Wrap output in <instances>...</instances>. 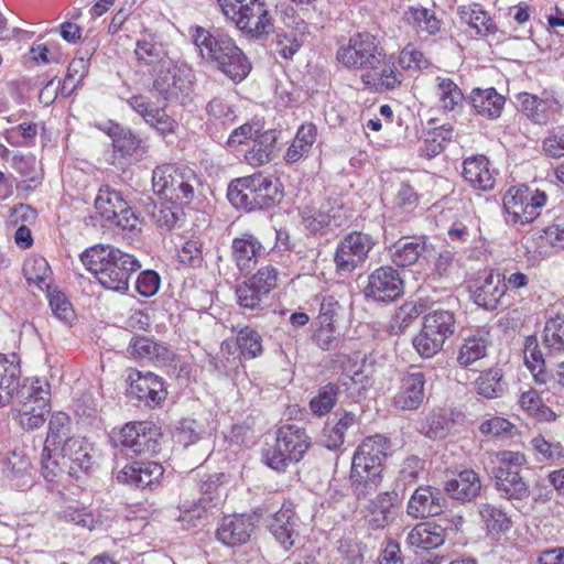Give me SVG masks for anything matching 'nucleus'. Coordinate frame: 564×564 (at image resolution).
Returning a JSON list of instances; mask_svg holds the SVG:
<instances>
[{
    "instance_id": "obj_1",
    "label": "nucleus",
    "mask_w": 564,
    "mask_h": 564,
    "mask_svg": "<svg viewBox=\"0 0 564 564\" xmlns=\"http://www.w3.org/2000/svg\"><path fill=\"white\" fill-rule=\"evenodd\" d=\"M80 261L105 289L115 292H126L131 274L141 268L134 256L110 245H96L86 249L80 254Z\"/></svg>"
},
{
    "instance_id": "obj_2",
    "label": "nucleus",
    "mask_w": 564,
    "mask_h": 564,
    "mask_svg": "<svg viewBox=\"0 0 564 564\" xmlns=\"http://www.w3.org/2000/svg\"><path fill=\"white\" fill-rule=\"evenodd\" d=\"M390 440L381 434L365 437L351 457L349 480L357 498L375 491L382 481L383 463L390 451Z\"/></svg>"
},
{
    "instance_id": "obj_3",
    "label": "nucleus",
    "mask_w": 564,
    "mask_h": 564,
    "mask_svg": "<svg viewBox=\"0 0 564 564\" xmlns=\"http://www.w3.org/2000/svg\"><path fill=\"white\" fill-rule=\"evenodd\" d=\"M312 446L305 427L283 424L275 431L274 445L263 449V463L276 471H284L291 464L301 462Z\"/></svg>"
},
{
    "instance_id": "obj_4",
    "label": "nucleus",
    "mask_w": 564,
    "mask_h": 564,
    "mask_svg": "<svg viewBox=\"0 0 564 564\" xmlns=\"http://www.w3.org/2000/svg\"><path fill=\"white\" fill-rule=\"evenodd\" d=\"M194 43L203 58L217 63L232 80L241 82L247 76L242 51L226 35L210 34L197 28Z\"/></svg>"
},
{
    "instance_id": "obj_5",
    "label": "nucleus",
    "mask_w": 564,
    "mask_h": 564,
    "mask_svg": "<svg viewBox=\"0 0 564 564\" xmlns=\"http://www.w3.org/2000/svg\"><path fill=\"white\" fill-rule=\"evenodd\" d=\"M491 475L496 488L509 500H523L530 496L528 482L521 475L528 465L524 453L503 449L490 455Z\"/></svg>"
},
{
    "instance_id": "obj_6",
    "label": "nucleus",
    "mask_w": 564,
    "mask_h": 564,
    "mask_svg": "<svg viewBox=\"0 0 564 564\" xmlns=\"http://www.w3.org/2000/svg\"><path fill=\"white\" fill-rule=\"evenodd\" d=\"M383 48L379 36L367 31L356 32L338 43L335 59L343 68L361 74L377 62Z\"/></svg>"
},
{
    "instance_id": "obj_7",
    "label": "nucleus",
    "mask_w": 564,
    "mask_h": 564,
    "mask_svg": "<svg viewBox=\"0 0 564 564\" xmlns=\"http://www.w3.org/2000/svg\"><path fill=\"white\" fill-rule=\"evenodd\" d=\"M455 326L456 318L452 311L438 308L425 314L420 332L412 339L415 351L422 358L434 357L453 336Z\"/></svg>"
},
{
    "instance_id": "obj_8",
    "label": "nucleus",
    "mask_w": 564,
    "mask_h": 564,
    "mask_svg": "<svg viewBox=\"0 0 564 564\" xmlns=\"http://www.w3.org/2000/svg\"><path fill=\"white\" fill-rule=\"evenodd\" d=\"M198 180L193 170L166 164L152 173V185L156 194L178 204L188 203L194 197Z\"/></svg>"
},
{
    "instance_id": "obj_9",
    "label": "nucleus",
    "mask_w": 564,
    "mask_h": 564,
    "mask_svg": "<svg viewBox=\"0 0 564 564\" xmlns=\"http://www.w3.org/2000/svg\"><path fill=\"white\" fill-rule=\"evenodd\" d=\"M50 397V384L45 380L34 379L23 388L14 415L22 429L34 430L43 425L51 410Z\"/></svg>"
},
{
    "instance_id": "obj_10",
    "label": "nucleus",
    "mask_w": 564,
    "mask_h": 564,
    "mask_svg": "<svg viewBox=\"0 0 564 564\" xmlns=\"http://www.w3.org/2000/svg\"><path fill=\"white\" fill-rule=\"evenodd\" d=\"M547 195L540 189H531L528 185L511 186L502 198V205L513 224H530L536 219L546 205Z\"/></svg>"
},
{
    "instance_id": "obj_11",
    "label": "nucleus",
    "mask_w": 564,
    "mask_h": 564,
    "mask_svg": "<svg viewBox=\"0 0 564 564\" xmlns=\"http://www.w3.org/2000/svg\"><path fill=\"white\" fill-rule=\"evenodd\" d=\"M376 240L370 234L351 231L337 245L334 253V262L337 272L350 273L361 267L369 258L376 246Z\"/></svg>"
},
{
    "instance_id": "obj_12",
    "label": "nucleus",
    "mask_w": 564,
    "mask_h": 564,
    "mask_svg": "<svg viewBox=\"0 0 564 564\" xmlns=\"http://www.w3.org/2000/svg\"><path fill=\"white\" fill-rule=\"evenodd\" d=\"M368 69L360 74V82L366 90L371 93H388L400 88L404 74L398 67L394 54H388L386 48Z\"/></svg>"
},
{
    "instance_id": "obj_13",
    "label": "nucleus",
    "mask_w": 564,
    "mask_h": 564,
    "mask_svg": "<svg viewBox=\"0 0 564 564\" xmlns=\"http://www.w3.org/2000/svg\"><path fill=\"white\" fill-rule=\"evenodd\" d=\"M98 214L124 230L135 231L141 224L139 217L124 200L122 194L109 186L101 187L95 199Z\"/></svg>"
},
{
    "instance_id": "obj_14",
    "label": "nucleus",
    "mask_w": 564,
    "mask_h": 564,
    "mask_svg": "<svg viewBox=\"0 0 564 564\" xmlns=\"http://www.w3.org/2000/svg\"><path fill=\"white\" fill-rule=\"evenodd\" d=\"M517 99L522 113L535 124L545 126L562 117L563 104L552 91L543 90L541 96L520 93Z\"/></svg>"
},
{
    "instance_id": "obj_15",
    "label": "nucleus",
    "mask_w": 564,
    "mask_h": 564,
    "mask_svg": "<svg viewBox=\"0 0 564 564\" xmlns=\"http://www.w3.org/2000/svg\"><path fill=\"white\" fill-rule=\"evenodd\" d=\"M192 77L189 69L177 66L172 61H163L153 82V89L164 99H176L184 102L193 88Z\"/></svg>"
},
{
    "instance_id": "obj_16",
    "label": "nucleus",
    "mask_w": 564,
    "mask_h": 564,
    "mask_svg": "<svg viewBox=\"0 0 564 564\" xmlns=\"http://www.w3.org/2000/svg\"><path fill=\"white\" fill-rule=\"evenodd\" d=\"M362 292L366 299L388 303L403 295L404 284L395 269L390 265H382L368 275Z\"/></svg>"
},
{
    "instance_id": "obj_17",
    "label": "nucleus",
    "mask_w": 564,
    "mask_h": 564,
    "mask_svg": "<svg viewBox=\"0 0 564 564\" xmlns=\"http://www.w3.org/2000/svg\"><path fill=\"white\" fill-rule=\"evenodd\" d=\"M401 501L398 492L383 491L370 499L362 510V518L371 530L389 527L399 516Z\"/></svg>"
},
{
    "instance_id": "obj_18",
    "label": "nucleus",
    "mask_w": 564,
    "mask_h": 564,
    "mask_svg": "<svg viewBox=\"0 0 564 564\" xmlns=\"http://www.w3.org/2000/svg\"><path fill=\"white\" fill-rule=\"evenodd\" d=\"M59 455L64 464L68 465V474L78 477L95 466L97 449L85 437H69L61 446Z\"/></svg>"
},
{
    "instance_id": "obj_19",
    "label": "nucleus",
    "mask_w": 564,
    "mask_h": 564,
    "mask_svg": "<svg viewBox=\"0 0 564 564\" xmlns=\"http://www.w3.org/2000/svg\"><path fill=\"white\" fill-rule=\"evenodd\" d=\"M426 378L422 371H406L400 375L398 389L392 397V403L397 409L417 410L425 398Z\"/></svg>"
},
{
    "instance_id": "obj_20",
    "label": "nucleus",
    "mask_w": 564,
    "mask_h": 564,
    "mask_svg": "<svg viewBox=\"0 0 564 564\" xmlns=\"http://www.w3.org/2000/svg\"><path fill=\"white\" fill-rule=\"evenodd\" d=\"M280 181L261 172L249 175V209H267L275 206L282 197Z\"/></svg>"
},
{
    "instance_id": "obj_21",
    "label": "nucleus",
    "mask_w": 564,
    "mask_h": 564,
    "mask_svg": "<svg viewBox=\"0 0 564 564\" xmlns=\"http://www.w3.org/2000/svg\"><path fill=\"white\" fill-rule=\"evenodd\" d=\"M462 176L474 191L489 192L496 185V171L484 154L466 158L463 161Z\"/></svg>"
},
{
    "instance_id": "obj_22",
    "label": "nucleus",
    "mask_w": 564,
    "mask_h": 564,
    "mask_svg": "<svg viewBox=\"0 0 564 564\" xmlns=\"http://www.w3.org/2000/svg\"><path fill=\"white\" fill-rule=\"evenodd\" d=\"M470 294L477 306L494 311L499 307L501 299L506 295V284L489 270L474 281Z\"/></svg>"
},
{
    "instance_id": "obj_23",
    "label": "nucleus",
    "mask_w": 564,
    "mask_h": 564,
    "mask_svg": "<svg viewBox=\"0 0 564 564\" xmlns=\"http://www.w3.org/2000/svg\"><path fill=\"white\" fill-rule=\"evenodd\" d=\"M127 102L159 134L165 137L175 133L177 121L169 116L164 108L154 107L142 95L132 96Z\"/></svg>"
},
{
    "instance_id": "obj_24",
    "label": "nucleus",
    "mask_w": 564,
    "mask_h": 564,
    "mask_svg": "<svg viewBox=\"0 0 564 564\" xmlns=\"http://www.w3.org/2000/svg\"><path fill=\"white\" fill-rule=\"evenodd\" d=\"M130 394L147 405H159L166 397L163 380L153 372L134 371L130 373Z\"/></svg>"
},
{
    "instance_id": "obj_25",
    "label": "nucleus",
    "mask_w": 564,
    "mask_h": 564,
    "mask_svg": "<svg viewBox=\"0 0 564 564\" xmlns=\"http://www.w3.org/2000/svg\"><path fill=\"white\" fill-rule=\"evenodd\" d=\"M225 474L210 475L200 486L202 498L194 508H187L185 505L184 509H181L178 520L181 522L191 523L194 519H200L203 513L208 507L215 506L223 496L221 485L225 481Z\"/></svg>"
},
{
    "instance_id": "obj_26",
    "label": "nucleus",
    "mask_w": 564,
    "mask_h": 564,
    "mask_svg": "<svg viewBox=\"0 0 564 564\" xmlns=\"http://www.w3.org/2000/svg\"><path fill=\"white\" fill-rule=\"evenodd\" d=\"M164 468L155 462H133L124 466L117 475V480L137 488L152 487L163 476Z\"/></svg>"
},
{
    "instance_id": "obj_27",
    "label": "nucleus",
    "mask_w": 564,
    "mask_h": 564,
    "mask_svg": "<svg viewBox=\"0 0 564 564\" xmlns=\"http://www.w3.org/2000/svg\"><path fill=\"white\" fill-rule=\"evenodd\" d=\"M406 511L413 518H427L441 514L443 511L441 491L431 486H420L412 494Z\"/></svg>"
},
{
    "instance_id": "obj_28",
    "label": "nucleus",
    "mask_w": 564,
    "mask_h": 564,
    "mask_svg": "<svg viewBox=\"0 0 564 564\" xmlns=\"http://www.w3.org/2000/svg\"><path fill=\"white\" fill-rule=\"evenodd\" d=\"M445 540V528L433 521H423L415 524L406 536V543L410 547L425 552L442 546Z\"/></svg>"
},
{
    "instance_id": "obj_29",
    "label": "nucleus",
    "mask_w": 564,
    "mask_h": 564,
    "mask_svg": "<svg viewBox=\"0 0 564 564\" xmlns=\"http://www.w3.org/2000/svg\"><path fill=\"white\" fill-rule=\"evenodd\" d=\"M481 480L473 469H463L445 484V491L455 500L471 501L480 495Z\"/></svg>"
},
{
    "instance_id": "obj_30",
    "label": "nucleus",
    "mask_w": 564,
    "mask_h": 564,
    "mask_svg": "<svg viewBox=\"0 0 564 564\" xmlns=\"http://www.w3.org/2000/svg\"><path fill=\"white\" fill-rule=\"evenodd\" d=\"M280 132L274 129L257 131L249 137V165H262L271 161Z\"/></svg>"
},
{
    "instance_id": "obj_31",
    "label": "nucleus",
    "mask_w": 564,
    "mask_h": 564,
    "mask_svg": "<svg viewBox=\"0 0 564 564\" xmlns=\"http://www.w3.org/2000/svg\"><path fill=\"white\" fill-rule=\"evenodd\" d=\"M20 366L15 355L0 354V406L7 405L20 386Z\"/></svg>"
},
{
    "instance_id": "obj_32",
    "label": "nucleus",
    "mask_w": 564,
    "mask_h": 564,
    "mask_svg": "<svg viewBox=\"0 0 564 564\" xmlns=\"http://www.w3.org/2000/svg\"><path fill=\"white\" fill-rule=\"evenodd\" d=\"M424 250L423 239L402 237L389 247L390 260L399 268H408L417 262Z\"/></svg>"
},
{
    "instance_id": "obj_33",
    "label": "nucleus",
    "mask_w": 564,
    "mask_h": 564,
    "mask_svg": "<svg viewBox=\"0 0 564 564\" xmlns=\"http://www.w3.org/2000/svg\"><path fill=\"white\" fill-rule=\"evenodd\" d=\"M458 13L460 20L467 23L480 36L495 35L498 32L496 22L479 3L460 6Z\"/></svg>"
},
{
    "instance_id": "obj_34",
    "label": "nucleus",
    "mask_w": 564,
    "mask_h": 564,
    "mask_svg": "<svg viewBox=\"0 0 564 564\" xmlns=\"http://www.w3.org/2000/svg\"><path fill=\"white\" fill-rule=\"evenodd\" d=\"M294 524L295 511L293 505L291 502L283 503L282 507L273 514L270 530L285 550H289L294 545Z\"/></svg>"
},
{
    "instance_id": "obj_35",
    "label": "nucleus",
    "mask_w": 564,
    "mask_h": 564,
    "mask_svg": "<svg viewBox=\"0 0 564 564\" xmlns=\"http://www.w3.org/2000/svg\"><path fill=\"white\" fill-rule=\"evenodd\" d=\"M273 29V18L267 3L261 0H249V39H265Z\"/></svg>"
},
{
    "instance_id": "obj_36",
    "label": "nucleus",
    "mask_w": 564,
    "mask_h": 564,
    "mask_svg": "<svg viewBox=\"0 0 564 564\" xmlns=\"http://www.w3.org/2000/svg\"><path fill=\"white\" fill-rule=\"evenodd\" d=\"M471 105L476 112L488 119L500 117L506 99L495 88H475L470 95Z\"/></svg>"
},
{
    "instance_id": "obj_37",
    "label": "nucleus",
    "mask_w": 564,
    "mask_h": 564,
    "mask_svg": "<svg viewBox=\"0 0 564 564\" xmlns=\"http://www.w3.org/2000/svg\"><path fill=\"white\" fill-rule=\"evenodd\" d=\"M130 354L140 360L165 364L173 358V351L151 338L137 337L129 345Z\"/></svg>"
},
{
    "instance_id": "obj_38",
    "label": "nucleus",
    "mask_w": 564,
    "mask_h": 564,
    "mask_svg": "<svg viewBox=\"0 0 564 564\" xmlns=\"http://www.w3.org/2000/svg\"><path fill=\"white\" fill-rule=\"evenodd\" d=\"M434 94L440 109L444 112L456 111L463 107L465 96L459 86L451 78L437 76Z\"/></svg>"
},
{
    "instance_id": "obj_39",
    "label": "nucleus",
    "mask_w": 564,
    "mask_h": 564,
    "mask_svg": "<svg viewBox=\"0 0 564 564\" xmlns=\"http://www.w3.org/2000/svg\"><path fill=\"white\" fill-rule=\"evenodd\" d=\"M520 409L530 417L538 422H554L556 413L547 406L541 394L533 388L523 391L519 397Z\"/></svg>"
},
{
    "instance_id": "obj_40",
    "label": "nucleus",
    "mask_w": 564,
    "mask_h": 564,
    "mask_svg": "<svg viewBox=\"0 0 564 564\" xmlns=\"http://www.w3.org/2000/svg\"><path fill=\"white\" fill-rule=\"evenodd\" d=\"M317 138V127L313 122L302 123L295 137L288 148L284 155V160L288 163H295L300 161L305 154H307Z\"/></svg>"
},
{
    "instance_id": "obj_41",
    "label": "nucleus",
    "mask_w": 564,
    "mask_h": 564,
    "mask_svg": "<svg viewBox=\"0 0 564 564\" xmlns=\"http://www.w3.org/2000/svg\"><path fill=\"white\" fill-rule=\"evenodd\" d=\"M488 346V338L479 332L464 338L457 351V364L462 368H468L487 356Z\"/></svg>"
},
{
    "instance_id": "obj_42",
    "label": "nucleus",
    "mask_w": 564,
    "mask_h": 564,
    "mask_svg": "<svg viewBox=\"0 0 564 564\" xmlns=\"http://www.w3.org/2000/svg\"><path fill=\"white\" fill-rule=\"evenodd\" d=\"M404 20L417 33L435 35L442 29V21L436 17V13L423 7H409L404 12Z\"/></svg>"
},
{
    "instance_id": "obj_43",
    "label": "nucleus",
    "mask_w": 564,
    "mask_h": 564,
    "mask_svg": "<svg viewBox=\"0 0 564 564\" xmlns=\"http://www.w3.org/2000/svg\"><path fill=\"white\" fill-rule=\"evenodd\" d=\"M217 538L228 546L242 545L247 540V522L243 514L224 517L217 529Z\"/></svg>"
},
{
    "instance_id": "obj_44",
    "label": "nucleus",
    "mask_w": 564,
    "mask_h": 564,
    "mask_svg": "<svg viewBox=\"0 0 564 564\" xmlns=\"http://www.w3.org/2000/svg\"><path fill=\"white\" fill-rule=\"evenodd\" d=\"M453 131V127L448 123L429 130L420 147L421 156L432 159L441 154L452 140Z\"/></svg>"
},
{
    "instance_id": "obj_45",
    "label": "nucleus",
    "mask_w": 564,
    "mask_h": 564,
    "mask_svg": "<svg viewBox=\"0 0 564 564\" xmlns=\"http://www.w3.org/2000/svg\"><path fill=\"white\" fill-rule=\"evenodd\" d=\"M503 372L498 367H491L479 372L475 379L476 392L486 399H496L503 393Z\"/></svg>"
},
{
    "instance_id": "obj_46",
    "label": "nucleus",
    "mask_w": 564,
    "mask_h": 564,
    "mask_svg": "<svg viewBox=\"0 0 564 564\" xmlns=\"http://www.w3.org/2000/svg\"><path fill=\"white\" fill-rule=\"evenodd\" d=\"M23 274L30 285L33 284L41 291L50 290L52 271L45 258H28L23 264Z\"/></svg>"
},
{
    "instance_id": "obj_47",
    "label": "nucleus",
    "mask_w": 564,
    "mask_h": 564,
    "mask_svg": "<svg viewBox=\"0 0 564 564\" xmlns=\"http://www.w3.org/2000/svg\"><path fill=\"white\" fill-rule=\"evenodd\" d=\"M356 424L357 416L351 412H345L334 424H326L325 446L330 451L339 449L345 443L347 431Z\"/></svg>"
},
{
    "instance_id": "obj_48",
    "label": "nucleus",
    "mask_w": 564,
    "mask_h": 564,
    "mask_svg": "<svg viewBox=\"0 0 564 564\" xmlns=\"http://www.w3.org/2000/svg\"><path fill=\"white\" fill-rule=\"evenodd\" d=\"M140 433L134 443H132L131 452L134 454H151L159 449L160 440L162 437L161 429L151 421L140 422L138 427Z\"/></svg>"
},
{
    "instance_id": "obj_49",
    "label": "nucleus",
    "mask_w": 564,
    "mask_h": 564,
    "mask_svg": "<svg viewBox=\"0 0 564 564\" xmlns=\"http://www.w3.org/2000/svg\"><path fill=\"white\" fill-rule=\"evenodd\" d=\"M105 131L111 137L115 150L124 156L133 155L142 147V140L139 137L118 124L110 122Z\"/></svg>"
},
{
    "instance_id": "obj_50",
    "label": "nucleus",
    "mask_w": 564,
    "mask_h": 564,
    "mask_svg": "<svg viewBox=\"0 0 564 564\" xmlns=\"http://www.w3.org/2000/svg\"><path fill=\"white\" fill-rule=\"evenodd\" d=\"M70 417L64 412H55L48 421V432L44 444V452L50 447L63 445L66 438H69Z\"/></svg>"
},
{
    "instance_id": "obj_51",
    "label": "nucleus",
    "mask_w": 564,
    "mask_h": 564,
    "mask_svg": "<svg viewBox=\"0 0 564 564\" xmlns=\"http://www.w3.org/2000/svg\"><path fill=\"white\" fill-rule=\"evenodd\" d=\"M276 285V270L271 267L260 269L251 279L249 284V291L251 294L249 297L251 301H260L262 295H267ZM257 305L256 302L249 303V308H253Z\"/></svg>"
},
{
    "instance_id": "obj_52",
    "label": "nucleus",
    "mask_w": 564,
    "mask_h": 564,
    "mask_svg": "<svg viewBox=\"0 0 564 564\" xmlns=\"http://www.w3.org/2000/svg\"><path fill=\"white\" fill-rule=\"evenodd\" d=\"M339 387L336 383L322 386L308 403L311 412L316 416L327 415L336 405Z\"/></svg>"
},
{
    "instance_id": "obj_53",
    "label": "nucleus",
    "mask_w": 564,
    "mask_h": 564,
    "mask_svg": "<svg viewBox=\"0 0 564 564\" xmlns=\"http://www.w3.org/2000/svg\"><path fill=\"white\" fill-rule=\"evenodd\" d=\"M62 517L66 522L74 523L90 531L99 529L102 523V517L99 512H93L87 508L69 506L63 510Z\"/></svg>"
},
{
    "instance_id": "obj_54",
    "label": "nucleus",
    "mask_w": 564,
    "mask_h": 564,
    "mask_svg": "<svg viewBox=\"0 0 564 564\" xmlns=\"http://www.w3.org/2000/svg\"><path fill=\"white\" fill-rule=\"evenodd\" d=\"M426 304L423 300L406 301L394 313L392 327L402 333L425 311Z\"/></svg>"
},
{
    "instance_id": "obj_55",
    "label": "nucleus",
    "mask_w": 564,
    "mask_h": 564,
    "mask_svg": "<svg viewBox=\"0 0 564 564\" xmlns=\"http://www.w3.org/2000/svg\"><path fill=\"white\" fill-rule=\"evenodd\" d=\"M333 208L329 205L322 206L321 208L305 207L302 212V220L307 230L312 234H317L330 226L334 215Z\"/></svg>"
},
{
    "instance_id": "obj_56",
    "label": "nucleus",
    "mask_w": 564,
    "mask_h": 564,
    "mask_svg": "<svg viewBox=\"0 0 564 564\" xmlns=\"http://www.w3.org/2000/svg\"><path fill=\"white\" fill-rule=\"evenodd\" d=\"M532 448L542 456L543 460L551 464H564V445L561 442H550L542 434L531 441Z\"/></svg>"
},
{
    "instance_id": "obj_57",
    "label": "nucleus",
    "mask_w": 564,
    "mask_h": 564,
    "mask_svg": "<svg viewBox=\"0 0 564 564\" xmlns=\"http://www.w3.org/2000/svg\"><path fill=\"white\" fill-rule=\"evenodd\" d=\"M304 43V36L301 33L295 32H286L281 30L275 34V50L278 54L286 61H290L294 57L296 53L301 50Z\"/></svg>"
},
{
    "instance_id": "obj_58",
    "label": "nucleus",
    "mask_w": 564,
    "mask_h": 564,
    "mask_svg": "<svg viewBox=\"0 0 564 564\" xmlns=\"http://www.w3.org/2000/svg\"><path fill=\"white\" fill-rule=\"evenodd\" d=\"M480 516L489 531L501 533L507 532L512 527V521L508 514L499 508L489 503L482 505Z\"/></svg>"
},
{
    "instance_id": "obj_59",
    "label": "nucleus",
    "mask_w": 564,
    "mask_h": 564,
    "mask_svg": "<svg viewBox=\"0 0 564 564\" xmlns=\"http://www.w3.org/2000/svg\"><path fill=\"white\" fill-rule=\"evenodd\" d=\"M543 343L551 351H564V318L556 316L546 322Z\"/></svg>"
},
{
    "instance_id": "obj_60",
    "label": "nucleus",
    "mask_w": 564,
    "mask_h": 564,
    "mask_svg": "<svg viewBox=\"0 0 564 564\" xmlns=\"http://www.w3.org/2000/svg\"><path fill=\"white\" fill-rule=\"evenodd\" d=\"M516 429L511 421L498 415L486 419L478 427L481 435L495 438L511 436Z\"/></svg>"
},
{
    "instance_id": "obj_61",
    "label": "nucleus",
    "mask_w": 564,
    "mask_h": 564,
    "mask_svg": "<svg viewBox=\"0 0 564 564\" xmlns=\"http://www.w3.org/2000/svg\"><path fill=\"white\" fill-rule=\"evenodd\" d=\"M224 15L241 32L247 31V0H218Z\"/></svg>"
},
{
    "instance_id": "obj_62",
    "label": "nucleus",
    "mask_w": 564,
    "mask_h": 564,
    "mask_svg": "<svg viewBox=\"0 0 564 564\" xmlns=\"http://www.w3.org/2000/svg\"><path fill=\"white\" fill-rule=\"evenodd\" d=\"M401 70L422 69L430 65L424 53L413 44L405 45L397 57Z\"/></svg>"
},
{
    "instance_id": "obj_63",
    "label": "nucleus",
    "mask_w": 564,
    "mask_h": 564,
    "mask_svg": "<svg viewBox=\"0 0 564 564\" xmlns=\"http://www.w3.org/2000/svg\"><path fill=\"white\" fill-rule=\"evenodd\" d=\"M37 127L32 122H23L6 132V140L13 147H30L34 143Z\"/></svg>"
},
{
    "instance_id": "obj_64",
    "label": "nucleus",
    "mask_w": 564,
    "mask_h": 564,
    "mask_svg": "<svg viewBox=\"0 0 564 564\" xmlns=\"http://www.w3.org/2000/svg\"><path fill=\"white\" fill-rule=\"evenodd\" d=\"M524 362L529 371L532 373L535 383L545 384L549 381L550 376L545 369L543 355L536 347L525 349Z\"/></svg>"
}]
</instances>
